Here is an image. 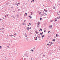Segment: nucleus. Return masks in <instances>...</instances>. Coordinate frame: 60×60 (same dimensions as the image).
<instances>
[{
  "instance_id": "nucleus-1",
  "label": "nucleus",
  "mask_w": 60,
  "mask_h": 60,
  "mask_svg": "<svg viewBox=\"0 0 60 60\" xmlns=\"http://www.w3.org/2000/svg\"><path fill=\"white\" fill-rule=\"evenodd\" d=\"M28 54L27 53H26L25 54H24V56H23V57H24V56H26L27 57H28Z\"/></svg>"
},
{
  "instance_id": "nucleus-2",
  "label": "nucleus",
  "mask_w": 60,
  "mask_h": 60,
  "mask_svg": "<svg viewBox=\"0 0 60 60\" xmlns=\"http://www.w3.org/2000/svg\"><path fill=\"white\" fill-rule=\"evenodd\" d=\"M37 37H35L34 38V39L35 40H37Z\"/></svg>"
},
{
  "instance_id": "nucleus-3",
  "label": "nucleus",
  "mask_w": 60,
  "mask_h": 60,
  "mask_svg": "<svg viewBox=\"0 0 60 60\" xmlns=\"http://www.w3.org/2000/svg\"><path fill=\"white\" fill-rule=\"evenodd\" d=\"M38 35H37V37H41V35H40V34H38Z\"/></svg>"
},
{
  "instance_id": "nucleus-4",
  "label": "nucleus",
  "mask_w": 60,
  "mask_h": 60,
  "mask_svg": "<svg viewBox=\"0 0 60 60\" xmlns=\"http://www.w3.org/2000/svg\"><path fill=\"white\" fill-rule=\"evenodd\" d=\"M9 4L10 3L9 2H8L6 3V5H9Z\"/></svg>"
},
{
  "instance_id": "nucleus-5",
  "label": "nucleus",
  "mask_w": 60,
  "mask_h": 60,
  "mask_svg": "<svg viewBox=\"0 0 60 60\" xmlns=\"http://www.w3.org/2000/svg\"><path fill=\"white\" fill-rule=\"evenodd\" d=\"M26 29L27 30H29V27H27Z\"/></svg>"
},
{
  "instance_id": "nucleus-6",
  "label": "nucleus",
  "mask_w": 60,
  "mask_h": 60,
  "mask_svg": "<svg viewBox=\"0 0 60 60\" xmlns=\"http://www.w3.org/2000/svg\"><path fill=\"white\" fill-rule=\"evenodd\" d=\"M44 11H45V12H47L48 11V10H46V9H44Z\"/></svg>"
},
{
  "instance_id": "nucleus-7",
  "label": "nucleus",
  "mask_w": 60,
  "mask_h": 60,
  "mask_svg": "<svg viewBox=\"0 0 60 60\" xmlns=\"http://www.w3.org/2000/svg\"><path fill=\"white\" fill-rule=\"evenodd\" d=\"M12 17H13V18L14 19H15V16H14V15H13Z\"/></svg>"
},
{
  "instance_id": "nucleus-8",
  "label": "nucleus",
  "mask_w": 60,
  "mask_h": 60,
  "mask_svg": "<svg viewBox=\"0 0 60 60\" xmlns=\"http://www.w3.org/2000/svg\"><path fill=\"white\" fill-rule=\"evenodd\" d=\"M52 25H51L50 26H49V27H50L51 28L52 27Z\"/></svg>"
},
{
  "instance_id": "nucleus-9",
  "label": "nucleus",
  "mask_w": 60,
  "mask_h": 60,
  "mask_svg": "<svg viewBox=\"0 0 60 60\" xmlns=\"http://www.w3.org/2000/svg\"><path fill=\"white\" fill-rule=\"evenodd\" d=\"M17 18H19V15L17 14Z\"/></svg>"
},
{
  "instance_id": "nucleus-10",
  "label": "nucleus",
  "mask_w": 60,
  "mask_h": 60,
  "mask_svg": "<svg viewBox=\"0 0 60 60\" xmlns=\"http://www.w3.org/2000/svg\"><path fill=\"white\" fill-rule=\"evenodd\" d=\"M29 17H30V19H32V16H31L29 15Z\"/></svg>"
},
{
  "instance_id": "nucleus-11",
  "label": "nucleus",
  "mask_w": 60,
  "mask_h": 60,
  "mask_svg": "<svg viewBox=\"0 0 60 60\" xmlns=\"http://www.w3.org/2000/svg\"><path fill=\"white\" fill-rule=\"evenodd\" d=\"M45 37V36H44V35H42V38H43V37Z\"/></svg>"
},
{
  "instance_id": "nucleus-12",
  "label": "nucleus",
  "mask_w": 60,
  "mask_h": 60,
  "mask_svg": "<svg viewBox=\"0 0 60 60\" xmlns=\"http://www.w3.org/2000/svg\"><path fill=\"white\" fill-rule=\"evenodd\" d=\"M42 31V30L41 29H40V30H39V31Z\"/></svg>"
},
{
  "instance_id": "nucleus-13",
  "label": "nucleus",
  "mask_w": 60,
  "mask_h": 60,
  "mask_svg": "<svg viewBox=\"0 0 60 60\" xmlns=\"http://www.w3.org/2000/svg\"><path fill=\"white\" fill-rule=\"evenodd\" d=\"M54 19L52 20H51V22H52L53 21H54Z\"/></svg>"
},
{
  "instance_id": "nucleus-14",
  "label": "nucleus",
  "mask_w": 60,
  "mask_h": 60,
  "mask_svg": "<svg viewBox=\"0 0 60 60\" xmlns=\"http://www.w3.org/2000/svg\"><path fill=\"white\" fill-rule=\"evenodd\" d=\"M35 33H36V34H38V32H37V31H35Z\"/></svg>"
},
{
  "instance_id": "nucleus-15",
  "label": "nucleus",
  "mask_w": 60,
  "mask_h": 60,
  "mask_svg": "<svg viewBox=\"0 0 60 60\" xmlns=\"http://www.w3.org/2000/svg\"><path fill=\"white\" fill-rule=\"evenodd\" d=\"M42 20V18H40V20Z\"/></svg>"
},
{
  "instance_id": "nucleus-16",
  "label": "nucleus",
  "mask_w": 60,
  "mask_h": 60,
  "mask_svg": "<svg viewBox=\"0 0 60 60\" xmlns=\"http://www.w3.org/2000/svg\"><path fill=\"white\" fill-rule=\"evenodd\" d=\"M53 41H55V39H54L53 40H52Z\"/></svg>"
},
{
  "instance_id": "nucleus-17",
  "label": "nucleus",
  "mask_w": 60,
  "mask_h": 60,
  "mask_svg": "<svg viewBox=\"0 0 60 60\" xmlns=\"http://www.w3.org/2000/svg\"><path fill=\"white\" fill-rule=\"evenodd\" d=\"M50 43L51 44H52H52H53V42H52V41H51L50 42Z\"/></svg>"
},
{
  "instance_id": "nucleus-18",
  "label": "nucleus",
  "mask_w": 60,
  "mask_h": 60,
  "mask_svg": "<svg viewBox=\"0 0 60 60\" xmlns=\"http://www.w3.org/2000/svg\"><path fill=\"white\" fill-rule=\"evenodd\" d=\"M9 36H11V37H12V36H13V35H9Z\"/></svg>"
},
{
  "instance_id": "nucleus-19",
  "label": "nucleus",
  "mask_w": 60,
  "mask_h": 60,
  "mask_svg": "<svg viewBox=\"0 0 60 60\" xmlns=\"http://www.w3.org/2000/svg\"><path fill=\"white\" fill-rule=\"evenodd\" d=\"M25 14L26 15V16H27V13H25Z\"/></svg>"
},
{
  "instance_id": "nucleus-20",
  "label": "nucleus",
  "mask_w": 60,
  "mask_h": 60,
  "mask_svg": "<svg viewBox=\"0 0 60 60\" xmlns=\"http://www.w3.org/2000/svg\"><path fill=\"white\" fill-rule=\"evenodd\" d=\"M30 51H32V52H34V50H32V49H31L30 50Z\"/></svg>"
},
{
  "instance_id": "nucleus-21",
  "label": "nucleus",
  "mask_w": 60,
  "mask_h": 60,
  "mask_svg": "<svg viewBox=\"0 0 60 60\" xmlns=\"http://www.w3.org/2000/svg\"><path fill=\"white\" fill-rule=\"evenodd\" d=\"M22 25H24L25 23H22Z\"/></svg>"
},
{
  "instance_id": "nucleus-22",
  "label": "nucleus",
  "mask_w": 60,
  "mask_h": 60,
  "mask_svg": "<svg viewBox=\"0 0 60 60\" xmlns=\"http://www.w3.org/2000/svg\"><path fill=\"white\" fill-rule=\"evenodd\" d=\"M53 9H56V7H54L53 8Z\"/></svg>"
},
{
  "instance_id": "nucleus-23",
  "label": "nucleus",
  "mask_w": 60,
  "mask_h": 60,
  "mask_svg": "<svg viewBox=\"0 0 60 60\" xmlns=\"http://www.w3.org/2000/svg\"><path fill=\"white\" fill-rule=\"evenodd\" d=\"M42 13L43 14H44V11H43V12H42Z\"/></svg>"
},
{
  "instance_id": "nucleus-24",
  "label": "nucleus",
  "mask_w": 60,
  "mask_h": 60,
  "mask_svg": "<svg viewBox=\"0 0 60 60\" xmlns=\"http://www.w3.org/2000/svg\"><path fill=\"white\" fill-rule=\"evenodd\" d=\"M58 35V34H56V37H57V35Z\"/></svg>"
},
{
  "instance_id": "nucleus-25",
  "label": "nucleus",
  "mask_w": 60,
  "mask_h": 60,
  "mask_svg": "<svg viewBox=\"0 0 60 60\" xmlns=\"http://www.w3.org/2000/svg\"><path fill=\"white\" fill-rule=\"evenodd\" d=\"M41 15L42 16H43V15H44L43 14H41Z\"/></svg>"
},
{
  "instance_id": "nucleus-26",
  "label": "nucleus",
  "mask_w": 60,
  "mask_h": 60,
  "mask_svg": "<svg viewBox=\"0 0 60 60\" xmlns=\"http://www.w3.org/2000/svg\"><path fill=\"white\" fill-rule=\"evenodd\" d=\"M40 34H41V35H42V33H41V32L40 33Z\"/></svg>"
},
{
  "instance_id": "nucleus-27",
  "label": "nucleus",
  "mask_w": 60,
  "mask_h": 60,
  "mask_svg": "<svg viewBox=\"0 0 60 60\" xmlns=\"http://www.w3.org/2000/svg\"><path fill=\"white\" fill-rule=\"evenodd\" d=\"M50 31H48L47 32V33H50Z\"/></svg>"
},
{
  "instance_id": "nucleus-28",
  "label": "nucleus",
  "mask_w": 60,
  "mask_h": 60,
  "mask_svg": "<svg viewBox=\"0 0 60 60\" xmlns=\"http://www.w3.org/2000/svg\"><path fill=\"white\" fill-rule=\"evenodd\" d=\"M37 27H39V26L38 25L37 26Z\"/></svg>"
},
{
  "instance_id": "nucleus-29",
  "label": "nucleus",
  "mask_w": 60,
  "mask_h": 60,
  "mask_svg": "<svg viewBox=\"0 0 60 60\" xmlns=\"http://www.w3.org/2000/svg\"><path fill=\"white\" fill-rule=\"evenodd\" d=\"M14 35H17V34L16 33H15L14 34Z\"/></svg>"
},
{
  "instance_id": "nucleus-30",
  "label": "nucleus",
  "mask_w": 60,
  "mask_h": 60,
  "mask_svg": "<svg viewBox=\"0 0 60 60\" xmlns=\"http://www.w3.org/2000/svg\"><path fill=\"white\" fill-rule=\"evenodd\" d=\"M6 16H7V15H5V18H6Z\"/></svg>"
},
{
  "instance_id": "nucleus-31",
  "label": "nucleus",
  "mask_w": 60,
  "mask_h": 60,
  "mask_svg": "<svg viewBox=\"0 0 60 60\" xmlns=\"http://www.w3.org/2000/svg\"><path fill=\"white\" fill-rule=\"evenodd\" d=\"M45 56V55H43V56L44 57Z\"/></svg>"
},
{
  "instance_id": "nucleus-32",
  "label": "nucleus",
  "mask_w": 60,
  "mask_h": 60,
  "mask_svg": "<svg viewBox=\"0 0 60 60\" xmlns=\"http://www.w3.org/2000/svg\"><path fill=\"white\" fill-rule=\"evenodd\" d=\"M57 19H55L54 20V21H57Z\"/></svg>"
},
{
  "instance_id": "nucleus-33",
  "label": "nucleus",
  "mask_w": 60,
  "mask_h": 60,
  "mask_svg": "<svg viewBox=\"0 0 60 60\" xmlns=\"http://www.w3.org/2000/svg\"><path fill=\"white\" fill-rule=\"evenodd\" d=\"M2 49V46H0V49Z\"/></svg>"
},
{
  "instance_id": "nucleus-34",
  "label": "nucleus",
  "mask_w": 60,
  "mask_h": 60,
  "mask_svg": "<svg viewBox=\"0 0 60 60\" xmlns=\"http://www.w3.org/2000/svg\"><path fill=\"white\" fill-rule=\"evenodd\" d=\"M2 18L3 19H4V17H2Z\"/></svg>"
},
{
  "instance_id": "nucleus-35",
  "label": "nucleus",
  "mask_w": 60,
  "mask_h": 60,
  "mask_svg": "<svg viewBox=\"0 0 60 60\" xmlns=\"http://www.w3.org/2000/svg\"><path fill=\"white\" fill-rule=\"evenodd\" d=\"M16 5H17V6H19V5H18V4H16Z\"/></svg>"
},
{
  "instance_id": "nucleus-36",
  "label": "nucleus",
  "mask_w": 60,
  "mask_h": 60,
  "mask_svg": "<svg viewBox=\"0 0 60 60\" xmlns=\"http://www.w3.org/2000/svg\"><path fill=\"white\" fill-rule=\"evenodd\" d=\"M31 29V27H30L29 28V29Z\"/></svg>"
},
{
  "instance_id": "nucleus-37",
  "label": "nucleus",
  "mask_w": 60,
  "mask_h": 60,
  "mask_svg": "<svg viewBox=\"0 0 60 60\" xmlns=\"http://www.w3.org/2000/svg\"><path fill=\"white\" fill-rule=\"evenodd\" d=\"M38 22V23H39V24H41V23L39 22Z\"/></svg>"
},
{
  "instance_id": "nucleus-38",
  "label": "nucleus",
  "mask_w": 60,
  "mask_h": 60,
  "mask_svg": "<svg viewBox=\"0 0 60 60\" xmlns=\"http://www.w3.org/2000/svg\"><path fill=\"white\" fill-rule=\"evenodd\" d=\"M29 24L30 25H31V24L30 23H29Z\"/></svg>"
},
{
  "instance_id": "nucleus-39",
  "label": "nucleus",
  "mask_w": 60,
  "mask_h": 60,
  "mask_svg": "<svg viewBox=\"0 0 60 60\" xmlns=\"http://www.w3.org/2000/svg\"><path fill=\"white\" fill-rule=\"evenodd\" d=\"M26 40H27V41H28V38H26Z\"/></svg>"
},
{
  "instance_id": "nucleus-40",
  "label": "nucleus",
  "mask_w": 60,
  "mask_h": 60,
  "mask_svg": "<svg viewBox=\"0 0 60 60\" xmlns=\"http://www.w3.org/2000/svg\"><path fill=\"white\" fill-rule=\"evenodd\" d=\"M37 25H40V24L39 23H37Z\"/></svg>"
},
{
  "instance_id": "nucleus-41",
  "label": "nucleus",
  "mask_w": 60,
  "mask_h": 60,
  "mask_svg": "<svg viewBox=\"0 0 60 60\" xmlns=\"http://www.w3.org/2000/svg\"><path fill=\"white\" fill-rule=\"evenodd\" d=\"M41 12H40V13L39 14V15H40L41 14Z\"/></svg>"
},
{
  "instance_id": "nucleus-42",
  "label": "nucleus",
  "mask_w": 60,
  "mask_h": 60,
  "mask_svg": "<svg viewBox=\"0 0 60 60\" xmlns=\"http://www.w3.org/2000/svg\"><path fill=\"white\" fill-rule=\"evenodd\" d=\"M48 46H49V43H48L47 44Z\"/></svg>"
},
{
  "instance_id": "nucleus-43",
  "label": "nucleus",
  "mask_w": 60,
  "mask_h": 60,
  "mask_svg": "<svg viewBox=\"0 0 60 60\" xmlns=\"http://www.w3.org/2000/svg\"><path fill=\"white\" fill-rule=\"evenodd\" d=\"M20 11V9H19L18 10V11Z\"/></svg>"
},
{
  "instance_id": "nucleus-44",
  "label": "nucleus",
  "mask_w": 60,
  "mask_h": 60,
  "mask_svg": "<svg viewBox=\"0 0 60 60\" xmlns=\"http://www.w3.org/2000/svg\"><path fill=\"white\" fill-rule=\"evenodd\" d=\"M44 32L45 33L46 32V30H44Z\"/></svg>"
},
{
  "instance_id": "nucleus-45",
  "label": "nucleus",
  "mask_w": 60,
  "mask_h": 60,
  "mask_svg": "<svg viewBox=\"0 0 60 60\" xmlns=\"http://www.w3.org/2000/svg\"><path fill=\"white\" fill-rule=\"evenodd\" d=\"M26 37H27V35H26Z\"/></svg>"
},
{
  "instance_id": "nucleus-46",
  "label": "nucleus",
  "mask_w": 60,
  "mask_h": 60,
  "mask_svg": "<svg viewBox=\"0 0 60 60\" xmlns=\"http://www.w3.org/2000/svg\"><path fill=\"white\" fill-rule=\"evenodd\" d=\"M11 8L13 9V7H11Z\"/></svg>"
},
{
  "instance_id": "nucleus-47",
  "label": "nucleus",
  "mask_w": 60,
  "mask_h": 60,
  "mask_svg": "<svg viewBox=\"0 0 60 60\" xmlns=\"http://www.w3.org/2000/svg\"><path fill=\"white\" fill-rule=\"evenodd\" d=\"M25 21H26V20H24V22H25Z\"/></svg>"
},
{
  "instance_id": "nucleus-48",
  "label": "nucleus",
  "mask_w": 60,
  "mask_h": 60,
  "mask_svg": "<svg viewBox=\"0 0 60 60\" xmlns=\"http://www.w3.org/2000/svg\"><path fill=\"white\" fill-rule=\"evenodd\" d=\"M31 13L32 14H33V13L32 12H31Z\"/></svg>"
},
{
  "instance_id": "nucleus-49",
  "label": "nucleus",
  "mask_w": 60,
  "mask_h": 60,
  "mask_svg": "<svg viewBox=\"0 0 60 60\" xmlns=\"http://www.w3.org/2000/svg\"><path fill=\"white\" fill-rule=\"evenodd\" d=\"M42 34H43V32H42Z\"/></svg>"
},
{
  "instance_id": "nucleus-50",
  "label": "nucleus",
  "mask_w": 60,
  "mask_h": 60,
  "mask_svg": "<svg viewBox=\"0 0 60 60\" xmlns=\"http://www.w3.org/2000/svg\"><path fill=\"white\" fill-rule=\"evenodd\" d=\"M35 47H34V48H33V49H35Z\"/></svg>"
},
{
  "instance_id": "nucleus-51",
  "label": "nucleus",
  "mask_w": 60,
  "mask_h": 60,
  "mask_svg": "<svg viewBox=\"0 0 60 60\" xmlns=\"http://www.w3.org/2000/svg\"><path fill=\"white\" fill-rule=\"evenodd\" d=\"M20 4V3H18V4Z\"/></svg>"
},
{
  "instance_id": "nucleus-52",
  "label": "nucleus",
  "mask_w": 60,
  "mask_h": 60,
  "mask_svg": "<svg viewBox=\"0 0 60 60\" xmlns=\"http://www.w3.org/2000/svg\"><path fill=\"white\" fill-rule=\"evenodd\" d=\"M32 1H33L34 2V0H32Z\"/></svg>"
},
{
  "instance_id": "nucleus-53",
  "label": "nucleus",
  "mask_w": 60,
  "mask_h": 60,
  "mask_svg": "<svg viewBox=\"0 0 60 60\" xmlns=\"http://www.w3.org/2000/svg\"><path fill=\"white\" fill-rule=\"evenodd\" d=\"M7 47L8 48H9V46H7Z\"/></svg>"
},
{
  "instance_id": "nucleus-54",
  "label": "nucleus",
  "mask_w": 60,
  "mask_h": 60,
  "mask_svg": "<svg viewBox=\"0 0 60 60\" xmlns=\"http://www.w3.org/2000/svg\"><path fill=\"white\" fill-rule=\"evenodd\" d=\"M38 37V38L39 39H40V37Z\"/></svg>"
},
{
  "instance_id": "nucleus-55",
  "label": "nucleus",
  "mask_w": 60,
  "mask_h": 60,
  "mask_svg": "<svg viewBox=\"0 0 60 60\" xmlns=\"http://www.w3.org/2000/svg\"><path fill=\"white\" fill-rule=\"evenodd\" d=\"M13 11L14 12H15V11L14 10Z\"/></svg>"
},
{
  "instance_id": "nucleus-56",
  "label": "nucleus",
  "mask_w": 60,
  "mask_h": 60,
  "mask_svg": "<svg viewBox=\"0 0 60 60\" xmlns=\"http://www.w3.org/2000/svg\"><path fill=\"white\" fill-rule=\"evenodd\" d=\"M57 19H59V18L58 17H57Z\"/></svg>"
},
{
  "instance_id": "nucleus-57",
  "label": "nucleus",
  "mask_w": 60,
  "mask_h": 60,
  "mask_svg": "<svg viewBox=\"0 0 60 60\" xmlns=\"http://www.w3.org/2000/svg\"><path fill=\"white\" fill-rule=\"evenodd\" d=\"M9 1L10 2V3H11V0H10Z\"/></svg>"
},
{
  "instance_id": "nucleus-58",
  "label": "nucleus",
  "mask_w": 60,
  "mask_h": 60,
  "mask_svg": "<svg viewBox=\"0 0 60 60\" xmlns=\"http://www.w3.org/2000/svg\"><path fill=\"white\" fill-rule=\"evenodd\" d=\"M4 28H2V30H4Z\"/></svg>"
},
{
  "instance_id": "nucleus-59",
  "label": "nucleus",
  "mask_w": 60,
  "mask_h": 60,
  "mask_svg": "<svg viewBox=\"0 0 60 60\" xmlns=\"http://www.w3.org/2000/svg\"><path fill=\"white\" fill-rule=\"evenodd\" d=\"M28 26H29V25H27Z\"/></svg>"
},
{
  "instance_id": "nucleus-60",
  "label": "nucleus",
  "mask_w": 60,
  "mask_h": 60,
  "mask_svg": "<svg viewBox=\"0 0 60 60\" xmlns=\"http://www.w3.org/2000/svg\"><path fill=\"white\" fill-rule=\"evenodd\" d=\"M32 2H33V1H31V3H32Z\"/></svg>"
},
{
  "instance_id": "nucleus-61",
  "label": "nucleus",
  "mask_w": 60,
  "mask_h": 60,
  "mask_svg": "<svg viewBox=\"0 0 60 60\" xmlns=\"http://www.w3.org/2000/svg\"><path fill=\"white\" fill-rule=\"evenodd\" d=\"M51 45H52L51 44H50V46H51Z\"/></svg>"
},
{
  "instance_id": "nucleus-62",
  "label": "nucleus",
  "mask_w": 60,
  "mask_h": 60,
  "mask_svg": "<svg viewBox=\"0 0 60 60\" xmlns=\"http://www.w3.org/2000/svg\"><path fill=\"white\" fill-rule=\"evenodd\" d=\"M33 59V57H31V59L32 60V59Z\"/></svg>"
},
{
  "instance_id": "nucleus-63",
  "label": "nucleus",
  "mask_w": 60,
  "mask_h": 60,
  "mask_svg": "<svg viewBox=\"0 0 60 60\" xmlns=\"http://www.w3.org/2000/svg\"><path fill=\"white\" fill-rule=\"evenodd\" d=\"M57 36V37H58V36H59V35H58Z\"/></svg>"
},
{
  "instance_id": "nucleus-64",
  "label": "nucleus",
  "mask_w": 60,
  "mask_h": 60,
  "mask_svg": "<svg viewBox=\"0 0 60 60\" xmlns=\"http://www.w3.org/2000/svg\"><path fill=\"white\" fill-rule=\"evenodd\" d=\"M33 60H34V58H33Z\"/></svg>"
}]
</instances>
